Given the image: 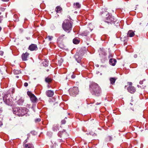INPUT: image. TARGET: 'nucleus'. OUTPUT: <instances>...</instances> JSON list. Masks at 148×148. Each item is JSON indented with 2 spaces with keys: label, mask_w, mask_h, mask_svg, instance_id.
I'll return each instance as SVG.
<instances>
[{
  "label": "nucleus",
  "mask_w": 148,
  "mask_h": 148,
  "mask_svg": "<svg viewBox=\"0 0 148 148\" xmlns=\"http://www.w3.org/2000/svg\"><path fill=\"white\" fill-rule=\"evenodd\" d=\"M68 40L67 37L64 35L62 34L58 38L57 42L59 47L63 49L66 47L65 43Z\"/></svg>",
  "instance_id": "obj_1"
},
{
  "label": "nucleus",
  "mask_w": 148,
  "mask_h": 148,
  "mask_svg": "<svg viewBox=\"0 0 148 148\" xmlns=\"http://www.w3.org/2000/svg\"><path fill=\"white\" fill-rule=\"evenodd\" d=\"M62 27L63 30L67 33H70L72 28V24L69 20H65L62 24Z\"/></svg>",
  "instance_id": "obj_2"
},
{
  "label": "nucleus",
  "mask_w": 148,
  "mask_h": 148,
  "mask_svg": "<svg viewBox=\"0 0 148 148\" xmlns=\"http://www.w3.org/2000/svg\"><path fill=\"white\" fill-rule=\"evenodd\" d=\"M91 87L92 89V94L96 96H99L101 92V90L99 85L96 83H94L91 86Z\"/></svg>",
  "instance_id": "obj_3"
},
{
  "label": "nucleus",
  "mask_w": 148,
  "mask_h": 148,
  "mask_svg": "<svg viewBox=\"0 0 148 148\" xmlns=\"http://www.w3.org/2000/svg\"><path fill=\"white\" fill-rule=\"evenodd\" d=\"M25 108H21L19 107L14 108L13 109V112L14 114L18 116H22L26 113Z\"/></svg>",
  "instance_id": "obj_4"
},
{
  "label": "nucleus",
  "mask_w": 148,
  "mask_h": 148,
  "mask_svg": "<svg viewBox=\"0 0 148 148\" xmlns=\"http://www.w3.org/2000/svg\"><path fill=\"white\" fill-rule=\"evenodd\" d=\"M101 14H103V16H104L105 15L107 16L108 15H109L108 16L106 17L105 22L108 23H110V24L114 23L115 21L114 19L112 17V15L109 14V13L107 11L103 12H101L100 13Z\"/></svg>",
  "instance_id": "obj_5"
},
{
  "label": "nucleus",
  "mask_w": 148,
  "mask_h": 148,
  "mask_svg": "<svg viewBox=\"0 0 148 148\" xmlns=\"http://www.w3.org/2000/svg\"><path fill=\"white\" fill-rule=\"evenodd\" d=\"M12 97L10 95L5 94L3 97V100L5 104L7 105H11L12 103Z\"/></svg>",
  "instance_id": "obj_6"
},
{
  "label": "nucleus",
  "mask_w": 148,
  "mask_h": 148,
  "mask_svg": "<svg viewBox=\"0 0 148 148\" xmlns=\"http://www.w3.org/2000/svg\"><path fill=\"white\" fill-rule=\"evenodd\" d=\"M79 91L78 88V87H74L71 89L70 94L73 96H75L78 94Z\"/></svg>",
  "instance_id": "obj_7"
},
{
  "label": "nucleus",
  "mask_w": 148,
  "mask_h": 148,
  "mask_svg": "<svg viewBox=\"0 0 148 148\" xmlns=\"http://www.w3.org/2000/svg\"><path fill=\"white\" fill-rule=\"evenodd\" d=\"M139 84L140 85L139 86V85H138V87H140L141 89H145V88L147 86V82L145 81V79H143L142 81H140Z\"/></svg>",
  "instance_id": "obj_8"
},
{
  "label": "nucleus",
  "mask_w": 148,
  "mask_h": 148,
  "mask_svg": "<svg viewBox=\"0 0 148 148\" xmlns=\"http://www.w3.org/2000/svg\"><path fill=\"white\" fill-rule=\"evenodd\" d=\"M84 53V51H83L82 49H81L79 51V52L78 53V55L76 54L75 55V58L76 60L77 61L78 63H79L80 62V60L79 59V55L82 56Z\"/></svg>",
  "instance_id": "obj_9"
},
{
  "label": "nucleus",
  "mask_w": 148,
  "mask_h": 148,
  "mask_svg": "<svg viewBox=\"0 0 148 148\" xmlns=\"http://www.w3.org/2000/svg\"><path fill=\"white\" fill-rule=\"evenodd\" d=\"M28 49L31 51H33L37 50L38 49V47L36 45L32 44L29 46Z\"/></svg>",
  "instance_id": "obj_10"
},
{
  "label": "nucleus",
  "mask_w": 148,
  "mask_h": 148,
  "mask_svg": "<svg viewBox=\"0 0 148 148\" xmlns=\"http://www.w3.org/2000/svg\"><path fill=\"white\" fill-rule=\"evenodd\" d=\"M29 54V53L27 52L23 53L21 56L22 60L23 61L27 60L28 58Z\"/></svg>",
  "instance_id": "obj_11"
},
{
  "label": "nucleus",
  "mask_w": 148,
  "mask_h": 148,
  "mask_svg": "<svg viewBox=\"0 0 148 148\" xmlns=\"http://www.w3.org/2000/svg\"><path fill=\"white\" fill-rule=\"evenodd\" d=\"M127 89L128 91L131 93H134L136 91L134 87L132 86H129L127 88Z\"/></svg>",
  "instance_id": "obj_12"
},
{
  "label": "nucleus",
  "mask_w": 148,
  "mask_h": 148,
  "mask_svg": "<svg viewBox=\"0 0 148 148\" xmlns=\"http://www.w3.org/2000/svg\"><path fill=\"white\" fill-rule=\"evenodd\" d=\"M116 62V60L113 58H111L110 59L109 63L110 65L114 66L115 65Z\"/></svg>",
  "instance_id": "obj_13"
},
{
  "label": "nucleus",
  "mask_w": 148,
  "mask_h": 148,
  "mask_svg": "<svg viewBox=\"0 0 148 148\" xmlns=\"http://www.w3.org/2000/svg\"><path fill=\"white\" fill-rule=\"evenodd\" d=\"M66 133L64 131H59V132L58 133V136L60 137H63L64 138H66V137L65 136V134H66Z\"/></svg>",
  "instance_id": "obj_14"
},
{
  "label": "nucleus",
  "mask_w": 148,
  "mask_h": 148,
  "mask_svg": "<svg viewBox=\"0 0 148 148\" xmlns=\"http://www.w3.org/2000/svg\"><path fill=\"white\" fill-rule=\"evenodd\" d=\"M47 95L49 97H51L53 96L54 94L53 91L51 90H48L46 92Z\"/></svg>",
  "instance_id": "obj_15"
},
{
  "label": "nucleus",
  "mask_w": 148,
  "mask_h": 148,
  "mask_svg": "<svg viewBox=\"0 0 148 148\" xmlns=\"http://www.w3.org/2000/svg\"><path fill=\"white\" fill-rule=\"evenodd\" d=\"M135 34L132 30L129 31L127 34V36L129 37H132L134 36Z\"/></svg>",
  "instance_id": "obj_16"
},
{
  "label": "nucleus",
  "mask_w": 148,
  "mask_h": 148,
  "mask_svg": "<svg viewBox=\"0 0 148 148\" xmlns=\"http://www.w3.org/2000/svg\"><path fill=\"white\" fill-rule=\"evenodd\" d=\"M55 10L56 12L58 13L61 12L62 11V9L60 6H58L56 7Z\"/></svg>",
  "instance_id": "obj_17"
},
{
  "label": "nucleus",
  "mask_w": 148,
  "mask_h": 148,
  "mask_svg": "<svg viewBox=\"0 0 148 148\" xmlns=\"http://www.w3.org/2000/svg\"><path fill=\"white\" fill-rule=\"evenodd\" d=\"M30 98L31 100L33 103L36 102L37 100V98L34 95L31 97Z\"/></svg>",
  "instance_id": "obj_18"
},
{
  "label": "nucleus",
  "mask_w": 148,
  "mask_h": 148,
  "mask_svg": "<svg viewBox=\"0 0 148 148\" xmlns=\"http://www.w3.org/2000/svg\"><path fill=\"white\" fill-rule=\"evenodd\" d=\"M24 148H34L33 144L30 143L25 144Z\"/></svg>",
  "instance_id": "obj_19"
},
{
  "label": "nucleus",
  "mask_w": 148,
  "mask_h": 148,
  "mask_svg": "<svg viewBox=\"0 0 148 148\" xmlns=\"http://www.w3.org/2000/svg\"><path fill=\"white\" fill-rule=\"evenodd\" d=\"M116 79V78L115 77L110 78V80L111 84L112 85L114 84Z\"/></svg>",
  "instance_id": "obj_20"
},
{
  "label": "nucleus",
  "mask_w": 148,
  "mask_h": 148,
  "mask_svg": "<svg viewBox=\"0 0 148 148\" xmlns=\"http://www.w3.org/2000/svg\"><path fill=\"white\" fill-rule=\"evenodd\" d=\"M75 75L73 74L72 73H70L66 77V79H69L70 78V77H71V78L73 79H74L75 78Z\"/></svg>",
  "instance_id": "obj_21"
},
{
  "label": "nucleus",
  "mask_w": 148,
  "mask_h": 148,
  "mask_svg": "<svg viewBox=\"0 0 148 148\" xmlns=\"http://www.w3.org/2000/svg\"><path fill=\"white\" fill-rule=\"evenodd\" d=\"M131 102L130 103V104L132 105H134L136 104V103L137 101H136V100L134 99H133L132 97V99L131 100Z\"/></svg>",
  "instance_id": "obj_22"
},
{
  "label": "nucleus",
  "mask_w": 148,
  "mask_h": 148,
  "mask_svg": "<svg viewBox=\"0 0 148 148\" xmlns=\"http://www.w3.org/2000/svg\"><path fill=\"white\" fill-rule=\"evenodd\" d=\"M53 129L54 131H57L59 130L58 126L57 125H54L53 127Z\"/></svg>",
  "instance_id": "obj_23"
},
{
  "label": "nucleus",
  "mask_w": 148,
  "mask_h": 148,
  "mask_svg": "<svg viewBox=\"0 0 148 148\" xmlns=\"http://www.w3.org/2000/svg\"><path fill=\"white\" fill-rule=\"evenodd\" d=\"M52 80V79L50 78H49V77H47L45 78V81L48 83H51Z\"/></svg>",
  "instance_id": "obj_24"
},
{
  "label": "nucleus",
  "mask_w": 148,
  "mask_h": 148,
  "mask_svg": "<svg viewBox=\"0 0 148 148\" xmlns=\"http://www.w3.org/2000/svg\"><path fill=\"white\" fill-rule=\"evenodd\" d=\"M74 5L75 6V8H79L81 7V5L79 3L77 2L75 3H74Z\"/></svg>",
  "instance_id": "obj_25"
},
{
  "label": "nucleus",
  "mask_w": 148,
  "mask_h": 148,
  "mask_svg": "<svg viewBox=\"0 0 148 148\" xmlns=\"http://www.w3.org/2000/svg\"><path fill=\"white\" fill-rule=\"evenodd\" d=\"M23 100L21 99H19L17 101L18 103L20 105H21L22 104Z\"/></svg>",
  "instance_id": "obj_26"
},
{
  "label": "nucleus",
  "mask_w": 148,
  "mask_h": 148,
  "mask_svg": "<svg viewBox=\"0 0 148 148\" xmlns=\"http://www.w3.org/2000/svg\"><path fill=\"white\" fill-rule=\"evenodd\" d=\"M52 148H61L60 145H58L56 143L54 144L51 147Z\"/></svg>",
  "instance_id": "obj_27"
},
{
  "label": "nucleus",
  "mask_w": 148,
  "mask_h": 148,
  "mask_svg": "<svg viewBox=\"0 0 148 148\" xmlns=\"http://www.w3.org/2000/svg\"><path fill=\"white\" fill-rule=\"evenodd\" d=\"M73 42L74 44H77L79 43V41L76 38H74L73 40Z\"/></svg>",
  "instance_id": "obj_28"
},
{
  "label": "nucleus",
  "mask_w": 148,
  "mask_h": 148,
  "mask_svg": "<svg viewBox=\"0 0 148 148\" xmlns=\"http://www.w3.org/2000/svg\"><path fill=\"white\" fill-rule=\"evenodd\" d=\"M13 72L15 74H18L21 73V71L19 70H14Z\"/></svg>",
  "instance_id": "obj_29"
},
{
  "label": "nucleus",
  "mask_w": 148,
  "mask_h": 148,
  "mask_svg": "<svg viewBox=\"0 0 148 148\" xmlns=\"http://www.w3.org/2000/svg\"><path fill=\"white\" fill-rule=\"evenodd\" d=\"M106 54L104 53V56H103V58H101V60L103 61H104L106 59Z\"/></svg>",
  "instance_id": "obj_30"
},
{
  "label": "nucleus",
  "mask_w": 148,
  "mask_h": 148,
  "mask_svg": "<svg viewBox=\"0 0 148 148\" xmlns=\"http://www.w3.org/2000/svg\"><path fill=\"white\" fill-rule=\"evenodd\" d=\"M89 32L87 31H85L83 33H82V35L86 36L88 34Z\"/></svg>",
  "instance_id": "obj_31"
},
{
  "label": "nucleus",
  "mask_w": 148,
  "mask_h": 148,
  "mask_svg": "<svg viewBox=\"0 0 148 148\" xmlns=\"http://www.w3.org/2000/svg\"><path fill=\"white\" fill-rule=\"evenodd\" d=\"M27 95L29 96V97L30 98L32 96H33L34 94L31 93V92L28 91L27 92Z\"/></svg>",
  "instance_id": "obj_32"
},
{
  "label": "nucleus",
  "mask_w": 148,
  "mask_h": 148,
  "mask_svg": "<svg viewBox=\"0 0 148 148\" xmlns=\"http://www.w3.org/2000/svg\"><path fill=\"white\" fill-rule=\"evenodd\" d=\"M53 37L52 36H48L47 37V38H48L49 41H51Z\"/></svg>",
  "instance_id": "obj_33"
},
{
  "label": "nucleus",
  "mask_w": 148,
  "mask_h": 148,
  "mask_svg": "<svg viewBox=\"0 0 148 148\" xmlns=\"http://www.w3.org/2000/svg\"><path fill=\"white\" fill-rule=\"evenodd\" d=\"M41 119L40 118H38L37 119L35 120V121L36 123L40 121Z\"/></svg>",
  "instance_id": "obj_34"
},
{
  "label": "nucleus",
  "mask_w": 148,
  "mask_h": 148,
  "mask_svg": "<svg viewBox=\"0 0 148 148\" xmlns=\"http://www.w3.org/2000/svg\"><path fill=\"white\" fill-rule=\"evenodd\" d=\"M113 57V55L112 54H110L108 56V58H112Z\"/></svg>",
  "instance_id": "obj_35"
},
{
  "label": "nucleus",
  "mask_w": 148,
  "mask_h": 148,
  "mask_svg": "<svg viewBox=\"0 0 148 148\" xmlns=\"http://www.w3.org/2000/svg\"><path fill=\"white\" fill-rule=\"evenodd\" d=\"M3 16H0V23H1V21L3 20Z\"/></svg>",
  "instance_id": "obj_36"
},
{
  "label": "nucleus",
  "mask_w": 148,
  "mask_h": 148,
  "mask_svg": "<svg viewBox=\"0 0 148 148\" xmlns=\"http://www.w3.org/2000/svg\"><path fill=\"white\" fill-rule=\"evenodd\" d=\"M61 122H62V124H64L66 123V121L65 120H62V121Z\"/></svg>",
  "instance_id": "obj_37"
},
{
  "label": "nucleus",
  "mask_w": 148,
  "mask_h": 148,
  "mask_svg": "<svg viewBox=\"0 0 148 148\" xmlns=\"http://www.w3.org/2000/svg\"><path fill=\"white\" fill-rule=\"evenodd\" d=\"M3 112V109L1 106L0 105V113L2 112Z\"/></svg>",
  "instance_id": "obj_38"
},
{
  "label": "nucleus",
  "mask_w": 148,
  "mask_h": 148,
  "mask_svg": "<svg viewBox=\"0 0 148 148\" xmlns=\"http://www.w3.org/2000/svg\"><path fill=\"white\" fill-rule=\"evenodd\" d=\"M24 85L25 87H27L28 86V84L27 82H25L24 83Z\"/></svg>",
  "instance_id": "obj_39"
},
{
  "label": "nucleus",
  "mask_w": 148,
  "mask_h": 148,
  "mask_svg": "<svg viewBox=\"0 0 148 148\" xmlns=\"http://www.w3.org/2000/svg\"><path fill=\"white\" fill-rule=\"evenodd\" d=\"M3 51H0V55L2 56L3 55Z\"/></svg>",
  "instance_id": "obj_40"
},
{
  "label": "nucleus",
  "mask_w": 148,
  "mask_h": 148,
  "mask_svg": "<svg viewBox=\"0 0 148 148\" xmlns=\"http://www.w3.org/2000/svg\"><path fill=\"white\" fill-rule=\"evenodd\" d=\"M128 84L129 85V86H132V83L131 82H128Z\"/></svg>",
  "instance_id": "obj_41"
},
{
  "label": "nucleus",
  "mask_w": 148,
  "mask_h": 148,
  "mask_svg": "<svg viewBox=\"0 0 148 148\" xmlns=\"http://www.w3.org/2000/svg\"><path fill=\"white\" fill-rule=\"evenodd\" d=\"M134 58H137V54H135L134 55Z\"/></svg>",
  "instance_id": "obj_42"
},
{
  "label": "nucleus",
  "mask_w": 148,
  "mask_h": 148,
  "mask_svg": "<svg viewBox=\"0 0 148 148\" xmlns=\"http://www.w3.org/2000/svg\"><path fill=\"white\" fill-rule=\"evenodd\" d=\"M101 104V103H97L96 104V105H98L100 104Z\"/></svg>",
  "instance_id": "obj_43"
},
{
  "label": "nucleus",
  "mask_w": 148,
  "mask_h": 148,
  "mask_svg": "<svg viewBox=\"0 0 148 148\" xmlns=\"http://www.w3.org/2000/svg\"><path fill=\"white\" fill-rule=\"evenodd\" d=\"M110 139V141L112 139V138L111 136H109L108 137Z\"/></svg>",
  "instance_id": "obj_44"
},
{
  "label": "nucleus",
  "mask_w": 148,
  "mask_h": 148,
  "mask_svg": "<svg viewBox=\"0 0 148 148\" xmlns=\"http://www.w3.org/2000/svg\"><path fill=\"white\" fill-rule=\"evenodd\" d=\"M1 10H2V8H0V14H1Z\"/></svg>",
  "instance_id": "obj_45"
},
{
  "label": "nucleus",
  "mask_w": 148,
  "mask_h": 148,
  "mask_svg": "<svg viewBox=\"0 0 148 148\" xmlns=\"http://www.w3.org/2000/svg\"><path fill=\"white\" fill-rule=\"evenodd\" d=\"M1 0L3 1H9V0Z\"/></svg>",
  "instance_id": "obj_46"
},
{
  "label": "nucleus",
  "mask_w": 148,
  "mask_h": 148,
  "mask_svg": "<svg viewBox=\"0 0 148 148\" xmlns=\"http://www.w3.org/2000/svg\"><path fill=\"white\" fill-rule=\"evenodd\" d=\"M68 17V18H69V19H70V20H69V21H71V17H70V16H69V17Z\"/></svg>",
  "instance_id": "obj_47"
},
{
  "label": "nucleus",
  "mask_w": 148,
  "mask_h": 148,
  "mask_svg": "<svg viewBox=\"0 0 148 148\" xmlns=\"http://www.w3.org/2000/svg\"><path fill=\"white\" fill-rule=\"evenodd\" d=\"M27 142V140H25L24 142V143H26Z\"/></svg>",
  "instance_id": "obj_48"
},
{
  "label": "nucleus",
  "mask_w": 148,
  "mask_h": 148,
  "mask_svg": "<svg viewBox=\"0 0 148 148\" xmlns=\"http://www.w3.org/2000/svg\"><path fill=\"white\" fill-rule=\"evenodd\" d=\"M1 27H0V31H1Z\"/></svg>",
  "instance_id": "obj_49"
},
{
  "label": "nucleus",
  "mask_w": 148,
  "mask_h": 148,
  "mask_svg": "<svg viewBox=\"0 0 148 148\" xmlns=\"http://www.w3.org/2000/svg\"><path fill=\"white\" fill-rule=\"evenodd\" d=\"M13 90H12V93H13V92H14V91H13V90L14 91V89H12Z\"/></svg>",
  "instance_id": "obj_50"
},
{
  "label": "nucleus",
  "mask_w": 148,
  "mask_h": 148,
  "mask_svg": "<svg viewBox=\"0 0 148 148\" xmlns=\"http://www.w3.org/2000/svg\"><path fill=\"white\" fill-rule=\"evenodd\" d=\"M16 77L17 78H18V77H18V76H16Z\"/></svg>",
  "instance_id": "obj_51"
},
{
  "label": "nucleus",
  "mask_w": 148,
  "mask_h": 148,
  "mask_svg": "<svg viewBox=\"0 0 148 148\" xmlns=\"http://www.w3.org/2000/svg\"><path fill=\"white\" fill-rule=\"evenodd\" d=\"M49 71V69L47 70V71Z\"/></svg>",
  "instance_id": "obj_52"
},
{
  "label": "nucleus",
  "mask_w": 148,
  "mask_h": 148,
  "mask_svg": "<svg viewBox=\"0 0 148 148\" xmlns=\"http://www.w3.org/2000/svg\"><path fill=\"white\" fill-rule=\"evenodd\" d=\"M141 24V23H140V25Z\"/></svg>",
  "instance_id": "obj_53"
},
{
  "label": "nucleus",
  "mask_w": 148,
  "mask_h": 148,
  "mask_svg": "<svg viewBox=\"0 0 148 148\" xmlns=\"http://www.w3.org/2000/svg\"><path fill=\"white\" fill-rule=\"evenodd\" d=\"M60 60L61 61H62V60Z\"/></svg>",
  "instance_id": "obj_54"
},
{
  "label": "nucleus",
  "mask_w": 148,
  "mask_h": 148,
  "mask_svg": "<svg viewBox=\"0 0 148 148\" xmlns=\"http://www.w3.org/2000/svg\"><path fill=\"white\" fill-rule=\"evenodd\" d=\"M147 25H148V23H147Z\"/></svg>",
  "instance_id": "obj_55"
}]
</instances>
